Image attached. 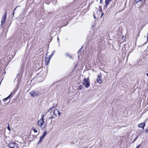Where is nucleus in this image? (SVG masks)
Segmentation results:
<instances>
[{
    "mask_svg": "<svg viewBox=\"0 0 148 148\" xmlns=\"http://www.w3.org/2000/svg\"><path fill=\"white\" fill-rule=\"evenodd\" d=\"M29 94L32 97H34L41 95V92L39 91L33 90L29 92Z\"/></svg>",
    "mask_w": 148,
    "mask_h": 148,
    "instance_id": "obj_1",
    "label": "nucleus"
},
{
    "mask_svg": "<svg viewBox=\"0 0 148 148\" xmlns=\"http://www.w3.org/2000/svg\"><path fill=\"white\" fill-rule=\"evenodd\" d=\"M83 85H84L85 87L86 88H88L90 86V84L89 82V77H88L87 78L85 77L84 79V83Z\"/></svg>",
    "mask_w": 148,
    "mask_h": 148,
    "instance_id": "obj_2",
    "label": "nucleus"
},
{
    "mask_svg": "<svg viewBox=\"0 0 148 148\" xmlns=\"http://www.w3.org/2000/svg\"><path fill=\"white\" fill-rule=\"evenodd\" d=\"M8 145L10 148H19V145L14 142L9 143Z\"/></svg>",
    "mask_w": 148,
    "mask_h": 148,
    "instance_id": "obj_3",
    "label": "nucleus"
},
{
    "mask_svg": "<svg viewBox=\"0 0 148 148\" xmlns=\"http://www.w3.org/2000/svg\"><path fill=\"white\" fill-rule=\"evenodd\" d=\"M7 16V12H6L5 14H3V17L1 19V27L2 25L4 23V22H5V20Z\"/></svg>",
    "mask_w": 148,
    "mask_h": 148,
    "instance_id": "obj_4",
    "label": "nucleus"
},
{
    "mask_svg": "<svg viewBox=\"0 0 148 148\" xmlns=\"http://www.w3.org/2000/svg\"><path fill=\"white\" fill-rule=\"evenodd\" d=\"M101 74H100L97 77V82L100 84L102 83V80L101 78Z\"/></svg>",
    "mask_w": 148,
    "mask_h": 148,
    "instance_id": "obj_5",
    "label": "nucleus"
},
{
    "mask_svg": "<svg viewBox=\"0 0 148 148\" xmlns=\"http://www.w3.org/2000/svg\"><path fill=\"white\" fill-rule=\"evenodd\" d=\"M44 121L43 120H40L38 121V124L40 126H42L44 123Z\"/></svg>",
    "mask_w": 148,
    "mask_h": 148,
    "instance_id": "obj_6",
    "label": "nucleus"
},
{
    "mask_svg": "<svg viewBox=\"0 0 148 148\" xmlns=\"http://www.w3.org/2000/svg\"><path fill=\"white\" fill-rule=\"evenodd\" d=\"M48 53H47L46 54V56L45 57V62L46 63V65H48L49 64V61L48 62V61H49L48 58H47L46 56H47Z\"/></svg>",
    "mask_w": 148,
    "mask_h": 148,
    "instance_id": "obj_7",
    "label": "nucleus"
},
{
    "mask_svg": "<svg viewBox=\"0 0 148 148\" xmlns=\"http://www.w3.org/2000/svg\"><path fill=\"white\" fill-rule=\"evenodd\" d=\"M145 126V123H141L140 124H138V127H141L143 128V129H144Z\"/></svg>",
    "mask_w": 148,
    "mask_h": 148,
    "instance_id": "obj_8",
    "label": "nucleus"
},
{
    "mask_svg": "<svg viewBox=\"0 0 148 148\" xmlns=\"http://www.w3.org/2000/svg\"><path fill=\"white\" fill-rule=\"evenodd\" d=\"M112 0H105V7L106 8L107 7V6L109 4V3L110 1H111Z\"/></svg>",
    "mask_w": 148,
    "mask_h": 148,
    "instance_id": "obj_9",
    "label": "nucleus"
},
{
    "mask_svg": "<svg viewBox=\"0 0 148 148\" xmlns=\"http://www.w3.org/2000/svg\"><path fill=\"white\" fill-rule=\"evenodd\" d=\"M55 52V50L53 51H52V52L51 54L49 56V57L48 58L49 61H48V62H49V61H50V60L51 59V57H52V56L54 55Z\"/></svg>",
    "mask_w": 148,
    "mask_h": 148,
    "instance_id": "obj_10",
    "label": "nucleus"
},
{
    "mask_svg": "<svg viewBox=\"0 0 148 148\" xmlns=\"http://www.w3.org/2000/svg\"><path fill=\"white\" fill-rule=\"evenodd\" d=\"M58 112H59V110L58 109H56L54 110L53 112V114L55 116H57V114Z\"/></svg>",
    "mask_w": 148,
    "mask_h": 148,
    "instance_id": "obj_11",
    "label": "nucleus"
},
{
    "mask_svg": "<svg viewBox=\"0 0 148 148\" xmlns=\"http://www.w3.org/2000/svg\"><path fill=\"white\" fill-rule=\"evenodd\" d=\"M43 138H44L42 137V136L40 137L39 140V142H38V144L40 143L42 141V140Z\"/></svg>",
    "mask_w": 148,
    "mask_h": 148,
    "instance_id": "obj_12",
    "label": "nucleus"
},
{
    "mask_svg": "<svg viewBox=\"0 0 148 148\" xmlns=\"http://www.w3.org/2000/svg\"><path fill=\"white\" fill-rule=\"evenodd\" d=\"M47 131H45L43 133V135L42 136L43 138H44L46 135L47 134Z\"/></svg>",
    "mask_w": 148,
    "mask_h": 148,
    "instance_id": "obj_13",
    "label": "nucleus"
},
{
    "mask_svg": "<svg viewBox=\"0 0 148 148\" xmlns=\"http://www.w3.org/2000/svg\"><path fill=\"white\" fill-rule=\"evenodd\" d=\"M66 56L69 57L71 58L72 59V56L71 55H70L69 53H66Z\"/></svg>",
    "mask_w": 148,
    "mask_h": 148,
    "instance_id": "obj_14",
    "label": "nucleus"
},
{
    "mask_svg": "<svg viewBox=\"0 0 148 148\" xmlns=\"http://www.w3.org/2000/svg\"><path fill=\"white\" fill-rule=\"evenodd\" d=\"M17 7H16L14 9V10H13V12H12V17H14V11H15V10H16V8Z\"/></svg>",
    "mask_w": 148,
    "mask_h": 148,
    "instance_id": "obj_15",
    "label": "nucleus"
},
{
    "mask_svg": "<svg viewBox=\"0 0 148 148\" xmlns=\"http://www.w3.org/2000/svg\"><path fill=\"white\" fill-rule=\"evenodd\" d=\"M139 136V135H137V136L135 138L134 140L132 141V143H134L137 139V138H138Z\"/></svg>",
    "mask_w": 148,
    "mask_h": 148,
    "instance_id": "obj_16",
    "label": "nucleus"
},
{
    "mask_svg": "<svg viewBox=\"0 0 148 148\" xmlns=\"http://www.w3.org/2000/svg\"><path fill=\"white\" fill-rule=\"evenodd\" d=\"M44 114H42V115L41 118L40 120H43L44 121V120L45 119L44 118Z\"/></svg>",
    "mask_w": 148,
    "mask_h": 148,
    "instance_id": "obj_17",
    "label": "nucleus"
},
{
    "mask_svg": "<svg viewBox=\"0 0 148 148\" xmlns=\"http://www.w3.org/2000/svg\"><path fill=\"white\" fill-rule=\"evenodd\" d=\"M82 88V85H80L78 86V89L79 90H81Z\"/></svg>",
    "mask_w": 148,
    "mask_h": 148,
    "instance_id": "obj_18",
    "label": "nucleus"
},
{
    "mask_svg": "<svg viewBox=\"0 0 148 148\" xmlns=\"http://www.w3.org/2000/svg\"><path fill=\"white\" fill-rule=\"evenodd\" d=\"M32 130L35 133H36L37 132V130L35 128H33L32 129Z\"/></svg>",
    "mask_w": 148,
    "mask_h": 148,
    "instance_id": "obj_19",
    "label": "nucleus"
},
{
    "mask_svg": "<svg viewBox=\"0 0 148 148\" xmlns=\"http://www.w3.org/2000/svg\"><path fill=\"white\" fill-rule=\"evenodd\" d=\"M8 100V99H7V98H5L4 99H3V101L5 102V101H7V100Z\"/></svg>",
    "mask_w": 148,
    "mask_h": 148,
    "instance_id": "obj_20",
    "label": "nucleus"
},
{
    "mask_svg": "<svg viewBox=\"0 0 148 148\" xmlns=\"http://www.w3.org/2000/svg\"><path fill=\"white\" fill-rule=\"evenodd\" d=\"M12 95V93H11L10 95H9L7 97H6L8 99Z\"/></svg>",
    "mask_w": 148,
    "mask_h": 148,
    "instance_id": "obj_21",
    "label": "nucleus"
},
{
    "mask_svg": "<svg viewBox=\"0 0 148 148\" xmlns=\"http://www.w3.org/2000/svg\"><path fill=\"white\" fill-rule=\"evenodd\" d=\"M54 118V117L52 115L51 116L49 117V119H52Z\"/></svg>",
    "mask_w": 148,
    "mask_h": 148,
    "instance_id": "obj_22",
    "label": "nucleus"
},
{
    "mask_svg": "<svg viewBox=\"0 0 148 148\" xmlns=\"http://www.w3.org/2000/svg\"><path fill=\"white\" fill-rule=\"evenodd\" d=\"M7 129L9 131H10L11 130L10 128V127L9 125V124H8V126L7 127Z\"/></svg>",
    "mask_w": 148,
    "mask_h": 148,
    "instance_id": "obj_23",
    "label": "nucleus"
},
{
    "mask_svg": "<svg viewBox=\"0 0 148 148\" xmlns=\"http://www.w3.org/2000/svg\"><path fill=\"white\" fill-rule=\"evenodd\" d=\"M138 2V0L136 1V0L134 2L135 4H137Z\"/></svg>",
    "mask_w": 148,
    "mask_h": 148,
    "instance_id": "obj_24",
    "label": "nucleus"
},
{
    "mask_svg": "<svg viewBox=\"0 0 148 148\" xmlns=\"http://www.w3.org/2000/svg\"><path fill=\"white\" fill-rule=\"evenodd\" d=\"M58 114L59 115V116H60V111L59 110V112H58Z\"/></svg>",
    "mask_w": 148,
    "mask_h": 148,
    "instance_id": "obj_25",
    "label": "nucleus"
},
{
    "mask_svg": "<svg viewBox=\"0 0 148 148\" xmlns=\"http://www.w3.org/2000/svg\"><path fill=\"white\" fill-rule=\"evenodd\" d=\"M82 48H80L79 50L78 51V53L80 51H81L82 50Z\"/></svg>",
    "mask_w": 148,
    "mask_h": 148,
    "instance_id": "obj_26",
    "label": "nucleus"
},
{
    "mask_svg": "<svg viewBox=\"0 0 148 148\" xmlns=\"http://www.w3.org/2000/svg\"><path fill=\"white\" fill-rule=\"evenodd\" d=\"M53 106V107H52V108H50V110H51V109H52L53 108H55L56 106H55V105H54Z\"/></svg>",
    "mask_w": 148,
    "mask_h": 148,
    "instance_id": "obj_27",
    "label": "nucleus"
},
{
    "mask_svg": "<svg viewBox=\"0 0 148 148\" xmlns=\"http://www.w3.org/2000/svg\"><path fill=\"white\" fill-rule=\"evenodd\" d=\"M146 0H143V1L142 2V3H145Z\"/></svg>",
    "mask_w": 148,
    "mask_h": 148,
    "instance_id": "obj_28",
    "label": "nucleus"
},
{
    "mask_svg": "<svg viewBox=\"0 0 148 148\" xmlns=\"http://www.w3.org/2000/svg\"><path fill=\"white\" fill-rule=\"evenodd\" d=\"M103 14H104L103 13H102L101 15V18H102V17L103 16Z\"/></svg>",
    "mask_w": 148,
    "mask_h": 148,
    "instance_id": "obj_29",
    "label": "nucleus"
},
{
    "mask_svg": "<svg viewBox=\"0 0 148 148\" xmlns=\"http://www.w3.org/2000/svg\"><path fill=\"white\" fill-rule=\"evenodd\" d=\"M140 146V145H139L138 146L136 147V148H139V147Z\"/></svg>",
    "mask_w": 148,
    "mask_h": 148,
    "instance_id": "obj_30",
    "label": "nucleus"
},
{
    "mask_svg": "<svg viewBox=\"0 0 148 148\" xmlns=\"http://www.w3.org/2000/svg\"><path fill=\"white\" fill-rule=\"evenodd\" d=\"M102 0H100V3H102Z\"/></svg>",
    "mask_w": 148,
    "mask_h": 148,
    "instance_id": "obj_31",
    "label": "nucleus"
},
{
    "mask_svg": "<svg viewBox=\"0 0 148 148\" xmlns=\"http://www.w3.org/2000/svg\"><path fill=\"white\" fill-rule=\"evenodd\" d=\"M143 0H138V2H139L141 1H143Z\"/></svg>",
    "mask_w": 148,
    "mask_h": 148,
    "instance_id": "obj_32",
    "label": "nucleus"
},
{
    "mask_svg": "<svg viewBox=\"0 0 148 148\" xmlns=\"http://www.w3.org/2000/svg\"><path fill=\"white\" fill-rule=\"evenodd\" d=\"M146 133H148V129L145 132Z\"/></svg>",
    "mask_w": 148,
    "mask_h": 148,
    "instance_id": "obj_33",
    "label": "nucleus"
},
{
    "mask_svg": "<svg viewBox=\"0 0 148 148\" xmlns=\"http://www.w3.org/2000/svg\"><path fill=\"white\" fill-rule=\"evenodd\" d=\"M57 39H58V42H59V38L58 37Z\"/></svg>",
    "mask_w": 148,
    "mask_h": 148,
    "instance_id": "obj_34",
    "label": "nucleus"
},
{
    "mask_svg": "<svg viewBox=\"0 0 148 148\" xmlns=\"http://www.w3.org/2000/svg\"><path fill=\"white\" fill-rule=\"evenodd\" d=\"M94 18L95 19L96 18V17L95 16V15H94Z\"/></svg>",
    "mask_w": 148,
    "mask_h": 148,
    "instance_id": "obj_35",
    "label": "nucleus"
},
{
    "mask_svg": "<svg viewBox=\"0 0 148 148\" xmlns=\"http://www.w3.org/2000/svg\"><path fill=\"white\" fill-rule=\"evenodd\" d=\"M147 40L148 41V36H147Z\"/></svg>",
    "mask_w": 148,
    "mask_h": 148,
    "instance_id": "obj_36",
    "label": "nucleus"
},
{
    "mask_svg": "<svg viewBox=\"0 0 148 148\" xmlns=\"http://www.w3.org/2000/svg\"><path fill=\"white\" fill-rule=\"evenodd\" d=\"M146 75L147 76H148V73H147L146 74Z\"/></svg>",
    "mask_w": 148,
    "mask_h": 148,
    "instance_id": "obj_37",
    "label": "nucleus"
},
{
    "mask_svg": "<svg viewBox=\"0 0 148 148\" xmlns=\"http://www.w3.org/2000/svg\"><path fill=\"white\" fill-rule=\"evenodd\" d=\"M115 3H116V2H115L114 3V5H115Z\"/></svg>",
    "mask_w": 148,
    "mask_h": 148,
    "instance_id": "obj_38",
    "label": "nucleus"
}]
</instances>
